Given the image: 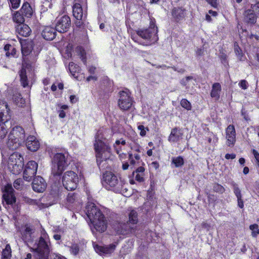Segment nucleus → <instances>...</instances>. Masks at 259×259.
<instances>
[{"label": "nucleus", "instance_id": "4", "mask_svg": "<svg viewBox=\"0 0 259 259\" xmlns=\"http://www.w3.org/2000/svg\"><path fill=\"white\" fill-rule=\"evenodd\" d=\"M49 238L47 233L44 230L41 232V236L35 250V256L38 259H48L50 253L48 242Z\"/></svg>", "mask_w": 259, "mask_h": 259}, {"label": "nucleus", "instance_id": "35", "mask_svg": "<svg viewBox=\"0 0 259 259\" xmlns=\"http://www.w3.org/2000/svg\"><path fill=\"white\" fill-rule=\"evenodd\" d=\"M20 81L23 87H26L28 85L27 77L26 75L25 70L22 69L20 72Z\"/></svg>", "mask_w": 259, "mask_h": 259}, {"label": "nucleus", "instance_id": "39", "mask_svg": "<svg viewBox=\"0 0 259 259\" xmlns=\"http://www.w3.org/2000/svg\"><path fill=\"white\" fill-rule=\"evenodd\" d=\"M76 52L78 54V55L80 56V58L81 59L84 64L86 63V59H85V53L84 50L81 47H78L76 48Z\"/></svg>", "mask_w": 259, "mask_h": 259}, {"label": "nucleus", "instance_id": "16", "mask_svg": "<svg viewBox=\"0 0 259 259\" xmlns=\"http://www.w3.org/2000/svg\"><path fill=\"white\" fill-rule=\"evenodd\" d=\"M136 226L132 225L129 221L126 223L119 224L116 228L117 232L122 235H127L135 232Z\"/></svg>", "mask_w": 259, "mask_h": 259}, {"label": "nucleus", "instance_id": "38", "mask_svg": "<svg viewBox=\"0 0 259 259\" xmlns=\"http://www.w3.org/2000/svg\"><path fill=\"white\" fill-rule=\"evenodd\" d=\"M21 50L23 55L27 56L32 51L31 46L29 45L22 44Z\"/></svg>", "mask_w": 259, "mask_h": 259}, {"label": "nucleus", "instance_id": "42", "mask_svg": "<svg viewBox=\"0 0 259 259\" xmlns=\"http://www.w3.org/2000/svg\"><path fill=\"white\" fill-rule=\"evenodd\" d=\"M11 248L9 244H7L2 251V256H11Z\"/></svg>", "mask_w": 259, "mask_h": 259}, {"label": "nucleus", "instance_id": "27", "mask_svg": "<svg viewBox=\"0 0 259 259\" xmlns=\"http://www.w3.org/2000/svg\"><path fill=\"white\" fill-rule=\"evenodd\" d=\"M24 16L19 11H12V18L13 21L17 23L18 25H20L25 21Z\"/></svg>", "mask_w": 259, "mask_h": 259}, {"label": "nucleus", "instance_id": "31", "mask_svg": "<svg viewBox=\"0 0 259 259\" xmlns=\"http://www.w3.org/2000/svg\"><path fill=\"white\" fill-rule=\"evenodd\" d=\"M128 160L131 165H139L140 163V156L138 154L133 155L132 153H129Z\"/></svg>", "mask_w": 259, "mask_h": 259}, {"label": "nucleus", "instance_id": "52", "mask_svg": "<svg viewBox=\"0 0 259 259\" xmlns=\"http://www.w3.org/2000/svg\"><path fill=\"white\" fill-rule=\"evenodd\" d=\"M239 85L241 89L246 90L248 87V83L246 80L243 79L240 81Z\"/></svg>", "mask_w": 259, "mask_h": 259}, {"label": "nucleus", "instance_id": "53", "mask_svg": "<svg viewBox=\"0 0 259 259\" xmlns=\"http://www.w3.org/2000/svg\"><path fill=\"white\" fill-rule=\"evenodd\" d=\"M251 10L253 11V13H255L259 16V2L254 5H252Z\"/></svg>", "mask_w": 259, "mask_h": 259}, {"label": "nucleus", "instance_id": "12", "mask_svg": "<svg viewBox=\"0 0 259 259\" xmlns=\"http://www.w3.org/2000/svg\"><path fill=\"white\" fill-rule=\"evenodd\" d=\"M71 25V20L69 17L63 16L59 19L56 25V30L60 33H64L68 30Z\"/></svg>", "mask_w": 259, "mask_h": 259}, {"label": "nucleus", "instance_id": "48", "mask_svg": "<svg viewBox=\"0 0 259 259\" xmlns=\"http://www.w3.org/2000/svg\"><path fill=\"white\" fill-rule=\"evenodd\" d=\"M22 180L20 179H17L14 183V187L17 190H20L22 188Z\"/></svg>", "mask_w": 259, "mask_h": 259}, {"label": "nucleus", "instance_id": "58", "mask_svg": "<svg viewBox=\"0 0 259 259\" xmlns=\"http://www.w3.org/2000/svg\"><path fill=\"white\" fill-rule=\"evenodd\" d=\"M115 142L117 144H119L120 145H125L126 144L125 140L122 138L116 140Z\"/></svg>", "mask_w": 259, "mask_h": 259}, {"label": "nucleus", "instance_id": "50", "mask_svg": "<svg viewBox=\"0 0 259 259\" xmlns=\"http://www.w3.org/2000/svg\"><path fill=\"white\" fill-rule=\"evenodd\" d=\"M233 190H234V193L235 194V195L237 198H240L242 197L241 191H240L239 188L238 187L237 185L234 184L233 185Z\"/></svg>", "mask_w": 259, "mask_h": 259}, {"label": "nucleus", "instance_id": "9", "mask_svg": "<svg viewBox=\"0 0 259 259\" xmlns=\"http://www.w3.org/2000/svg\"><path fill=\"white\" fill-rule=\"evenodd\" d=\"M104 184L108 189L116 188L119 189L122 185L116 176L111 172H106L103 175Z\"/></svg>", "mask_w": 259, "mask_h": 259}, {"label": "nucleus", "instance_id": "36", "mask_svg": "<svg viewBox=\"0 0 259 259\" xmlns=\"http://www.w3.org/2000/svg\"><path fill=\"white\" fill-rule=\"evenodd\" d=\"M69 69L72 75L75 77H76L77 76H75V73L79 71V66L74 63L71 62L69 64Z\"/></svg>", "mask_w": 259, "mask_h": 259}, {"label": "nucleus", "instance_id": "63", "mask_svg": "<svg viewBox=\"0 0 259 259\" xmlns=\"http://www.w3.org/2000/svg\"><path fill=\"white\" fill-rule=\"evenodd\" d=\"M66 116L65 112L64 110H62L59 111V117L63 118H64Z\"/></svg>", "mask_w": 259, "mask_h": 259}, {"label": "nucleus", "instance_id": "37", "mask_svg": "<svg viewBox=\"0 0 259 259\" xmlns=\"http://www.w3.org/2000/svg\"><path fill=\"white\" fill-rule=\"evenodd\" d=\"M172 163L175 164L176 167H181L184 163V159L181 156H178L172 158Z\"/></svg>", "mask_w": 259, "mask_h": 259}, {"label": "nucleus", "instance_id": "34", "mask_svg": "<svg viewBox=\"0 0 259 259\" xmlns=\"http://www.w3.org/2000/svg\"><path fill=\"white\" fill-rule=\"evenodd\" d=\"M129 222L134 226H136L135 225L138 222V218H137V211L132 210L131 211V212L129 213Z\"/></svg>", "mask_w": 259, "mask_h": 259}, {"label": "nucleus", "instance_id": "44", "mask_svg": "<svg viewBox=\"0 0 259 259\" xmlns=\"http://www.w3.org/2000/svg\"><path fill=\"white\" fill-rule=\"evenodd\" d=\"M181 105L187 110H190L191 109V103L187 99H183L181 101Z\"/></svg>", "mask_w": 259, "mask_h": 259}, {"label": "nucleus", "instance_id": "62", "mask_svg": "<svg viewBox=\"0 0 259 259\" xmlns=\"http://www.w3.org/2000/svg\"><path fill=\"white\" fill-rule=\"evenodd\" d=\"M88 70L91 74H94L95 72L96 67L94 66H91L89 68Z\"/></svg>", "mask_w": 259, "mask_h": 259}, {"label": "nucleus", "instance_id": "49", "mask_svg": "<svg viewBox=\"0 0 259 259\" xmlns=\"http://www.w3.org/2000/svg\"><path fill=\"white\" fill-rule=\"evenodd\" d=\"M133 175L135 178L136 180L139 182L144 181V174L142 173H135L133 172Z\"/></svg>", "mask_w": 259, "mask_h": 259}, {"label": "nucleus", "instance_id": "23", "mask_svg": "<svg viewBox=\"0 0 259 259\" xmlns=\"http://www.w3.org/2000/svg\"><path fill=\"white\" fill-rule=\"evenodd\" d=\"M20 11L26 18H31L34 12L32 8L27 2L23 3Z\"/></svg>", "mask_w": 259, "mask_h": 259}, {"label": "nucleus", "instance_id": "25", "mask_svg": "<svg viewBox=\"0 0 259 259\" xmlns=\"http://www.w3.org/2000/svg\"><path fill=\"white\" fill-rule=\"evenodd\" d=\"M182 137V133L178 128H173L168 137V140L171 142H176L179 141Z\"/></svg>", "mask_w": 259, "mask_h": 259}, {"label": "nucleus", "instance_id": "6", "mask_svg": "<svg viewBox=\"0 0 259 259\" xmlns=\"http://www.w3.org/2000/svg\"><path fill=\"white\" fill-rule=\"evenodd\" d=\"M23 165V158L19 153L14 152L10 155L8 160V167L12 174H20Z\"/></svg>", "mask_w": 259, "mask_h": 259}, {"label": "nucleus", "instance_id": "15", "mask_svg": "<svg viewBox=\"0 0 259 259\" xmlns=\"http://www.w3.org/2000/svg\"><path fill=\"white\" fill-rule=\"evenodd\" d=\"M94 249L97 253L101 255H110L115 249L116 245L111 244L108 246H102L98 244L94 246Z\"/></svg>", "mask_w": 259, "mask_h": 259}, {"label": "nucleus", "instance_id": "40", "mask_svg": "<svg viewBox=\"0 0 259 259\" xmlns=\"http://www.w3.org/2000/svg\"><path fill=\"white\" fill-rule=\"evenodd\" d=\"M173 16L179 18L183 15V10L180 8H175L172 11Z\"/></svg>", "mask_w": 259, "mask_h": 259}, {"label": "nucleus", "instance_id": "18", "mask_svg": "<svg viewBox=\"0 0 259 259\" xmlns=\"http://www.w3.org/2000/svg\"><path fill=\"white\" fill-rule=\"evenodd\" d=\"M32 187L34 191L41 193L45 190L47 187V184L42 177L38 176L33 180Z\"/></svg>", "mask_w": 259, "mask_h": 259}, {"label": "nucleus", "instance_id": "64", "mask_svg": "<svg viewBox=\"0 0 259 259\" xmlns=\"http://www.w3.org/2000/svg\"><path fill=\"white\" fill-rule=\"evenodd\" d=\"M12 46L11 45H9V44H7L6 45H5V47H4V49L7 52H10L9 51H10L12 49Z\"/></svg>", "mask_w": 259, "mask_h": 259}, {"label": "nucleus", "instance_id": "3", "mask_svg": "<svg viewBox=\"0 0 259 259\" xmlns=\"http://www.w3.org/2000/svg\"><path fill=\"white\" fill-rule=\"evenodd\" d=\"M25 139V132L19 126L13 128L8 135L6 144L8 148L12 150L18 148Z\"/></svg>", "mask_w": 259, "mask_h": 259}, {"label": "nucleus", "instance_id": "17", "mask_svg": "<svg viewBox=\"0 0 259 259\" xmlns=\"http://www.w3.org/2000/svg\"><path fill=\"white\" fill-rule=\"evenodd\" d=\"M226 138L227 145L233 146L236 142V131L234 125H229L226 129Z\"/></svg>", "mask_w": 259, "mask_h": 259}, {"label": "nucleus", "instance_id": "20", "mask_svg": "<svg viewBox=\"0 0 259 259\" xmlns=\"http://www.w3.org/2000/svg\"><path fill=\"white\" fill-rule=\"evenodd\" d=\"M26 145L28 149L31 151H36L39 147L38 141L36 139V137L33 136L27 138Z\"/></svg>", "mask_w": 259, "mask_h": 259}, {"label": "nucleus", "instance_id": "56", "mask_svg": "<svg viewBox=\"0 0 259 259\" xmlns=\"http://www.w3.org/2000/svg\"><path fill=\"white\" fill-rule=\"evenodd\" d=\"M192 78L193 77L192 76H187L181 80V83L184 85H186L187 84L188 81Z\"/></svg>", "mask_w": 259, "mask_h": 259}, {"label": "nucleus", "instance_id": "19", "mask_svg": "<svg viewBox=\"0 0 259 259\" xmlns=\"http://www.w3.org/2000/svg\"><path fill=\"white\" fill-rule=\"evenodd\" d=\"M73 16L77 20H82L87 16V12L83 10L80 4L76 3L72 7Z\"/></svg>", "mask_w": 259, "mask_h": 259}, {"label": "nucleus", "instance_id": "41", "mask_svg": "<svg viewBox=\"0 0 259 259\" xmlns=\"http://www.w3.org/2000/svg\"><path fill=\"white\" fill-rule=\"evenodd\" d=\"M250 229L252 231V236L255 237L259 234L258 226L257 224H253L250 226Z\"/></svg>", "mask_w": 259, "mask_h": 259}, {"label": "nucleus", "instance_id": "1", "mask_svg": "<svg viewBox=\"0 0 259 259\" xmlns=\"http://www.w3.org/2000/svg\"><path fill=\"white\" fill-rule=\"evenodd\" d=\"M112 135L109 129H100L96 136L94 149L96 152L97 163L100 168L102 163L108 159L111 155V148L108 141H105Z\"/></svg>", "mask_w": 259, "mask_h": 259}, {"label": "nucleus", "instance_id": "5", "mask_svg": "<svg viewBox=\"0 0 259 259\" xmlns=\"http://www.w3.org/2000/svg\"><path fill=\"white\" fill-rule=\"evenodd\" d=\"M66 155L58 153L54 156L52 173L54 176H60L68 166Z\"/></svg>", "mask_w": 259, "mask_h": 259}, {"label": "nucleus", "instance_id": "61", "mask_svg": "<svg viewBox=\"0 0 259 259\" xmlns=\"http://www.w3.org/2000/svg\"><path fill=\"white\" fill-rule=\"evenodd\" d=\"M237 201H238V206L240 208H242L244 206V203H243V201L242 198H237Z\"/></svg>", "mask_w": 259, "mask_h": 259}, {"label": "nucleus", "instance_id": "55", "mask_svg": "<svg viewBox=\"0 0 259 259\" xmlns=\"http://www.w3.org/2000/svg\"><path fill=\"white\" fill-rule=\"evenodd\" d=\"M252 153L254 155L257 165H259V153L254 149L252 150Z\"/></svg>", "mask_w": 259, "mask_h": 259}, {"label": "nucleus", "instance_id": "8", "mask_svg": "<svg viewBox=\"0 0 259 259\" xmlns=\"http://www.w3.org/2000/svg\"><path fill=\"white\" fill-rule=\"evenodd\" d=\"M133 103L134 101L128 92H120L118 104L121 110L125 111L129 110L132 107Z\"/></svg>", "mask_w": 259, "mask_h": 259}, {"label": "nucleus", "instance_id": "7", "mask_svg": "<svg viewBox=\"0 0 259 259\" xmlns=\"http://www.w3.org/2000/svg\"><path fill=\"white\" fill-rule=\"evenodd\" d=\"M78 175L73 171H67L62 177V183L67 190H74L76 187L78 182Z\"/></svg>", "mask_w": 259, "mask_h": 259}, {"label": "nucleus", "instance_id": "11", "mask_svg": "<svg viewBox=\"0 0 259 259\" xmlns=\"http://www.w3.org/2000/svg\"><path fill=\"white\" fill-rule=\"evenodd\" d=\"M86 213L90 221L104 215L94 203L89 202L86 207Z\"/></svg>", "mask_w": 259, "mask_h": 259}, {"label": "nucleus", "instance_id": "33", "mask_svg": "<svg viewBox=\"0 0 259 259\" xmlns=\"http://www.w3.org/2000/svg\"><path fill=\"white\" fill-rule=\"evenodd\" d=\"M78 195L74 192H70L68 194L66 200L69 204L77 202L79 200Z\"/></svg>", "mask_w": 259, "mask_h": 259}, {"label": "nucleus", "instance_id": "29", "mask_svg": "<svg viewBox=\"0 0 259 259\" xmlns=\"http://www.w3.org/2000/svg\"><path fill=\"white\" fill-rule=\"evenodd\" d=\"M244 15L245 19L248 23L253 24L256 22V17L251 10L249 9L246 10L244 13Z\"/></svg>", "mask_w": 259, "mask_h": 259}, {"label": "nucleus", "instance_id": "2", "mask_svg": "<svg viewBox=\"0 0 259 259\" xmlns=\"http://www.w3.org/2000/svg\"><path fill=\"white\" fill-rule=\"evenodd\" d=\"M157 32L158 29L157 27L155 25V22L151 21L148 28L140 29L137 31V33L141 39L138 38L136 39L134 37H133V39L142 45L146 46H150L158 41Z\"/></svg>", "mask_w": 259, "mask_h": 259}, {"label": "nucleus", "instance_id": "47", "mask_svg": "<svg viewBox=\"0 0 259 259\" xmlns=\"http://www.w3.org/2000/svg\"><path fill=\"white\" fill-rule=\"evenodd\" d=\"M213 189L214 191L220 193H223L225 191L224 188L221 185L215 184L213 187Z\"/></svg>", "mask_w": 259, "mask_h": 259}, {"label": "nucleus", "instance_id": "13", "mask_svg": "<svg viewBox=\"0 0 259 259\" xmlns=\"http://www.w3.org/2000/svg\"><path fill=\"white\" fill-rule=\"evenodd\" d=\"M3 199L7 204H12L16 201L14 190L11 184H7L4 187L3 195Z\"/></svg>", "mask_w": 259, "mask_h": 259}, {"label": "nucleus", "instance_id": "59", "mask_svg": "<svg viewBox=\"0 0 259 259\" xmlns=\"http://www.w3.org/2000/svg\"><path fill=\"white\" fill-rule=\"evenodd\" d=\"M145 171V168L142 166H139L135 171H134L135 173H142L144 174V172Z\"/></svg>", "mask_w": 259, "mask_h": 259}, {"label": "nucleus", "instance_id": "28", "mask_svg": "<svg viewBox=\"0 0 259 259\" xmlns=\"http://www.w3.org/2000/svg\"><path fill=\"white\" fill-rule=\"evenodd\" d=\"M7 119H5L4 121H0V143L4 144V138L6 137L7 134V127L6 126L5 122Z\"/></svg>", "mask_w": 259, "mask_h": 259}, {"label": "nucleus", "instance_id": "46", "mask_svg": "<svg viewBox=\"0 0 259 259\" xmlns=\"http://www.w3.org/2000/svg\"><path fill=\"white\" fill-rule=\"evenodd\" d=\"M138 129L140 131V135L142 137H144L147 131H149L148 127H145L143 125H140L138 126Z\"/></svg>", "mask_w": 259, "mask_h": 259}, {"label": "nucleus", "instance_id": "30", "mask_svg": "<svg viewBox=\"0 0 259 259\" xmlns=\"http://www.w3.org/2000/svg\"><path fill=\"white\" fill-rule=\"evenodd\" d=\"M14 102L19 107H22L25 103V99H23L20 94L16 93L14 94L13 97Z\"/></svg>", "mask_w": 259, "mask_h": 259}, {"label": "nucleus", "instance_id": "45", "mask_svg": "<svg viewBox=\"0 0 259 259\" xmlns=\"http://www.w3.org/2000/svg\"><path fill=\"white\" fill-rule=\"evenodd\" d=\"M10 7L14 9H17L20 5L21 0H9Z\"/></svg>", "mask_w": 259, "mask_h": 259}, {"label": "nucleus", "instance_id": "51", "mask_svg": "<svg viewBox=\"0 0 259 259\" xmlns=\"http://www.w3.org/2000/svg\"><path fill=\"white\" fill-rule=\"evenodd\" d=\"M113 148L117 153V154L119 155V156L121 155V152H122L121 146L119 144H117L116 142L113 145Z\"/></svg>", "mask_w": 259, "mask_h": 259}, {"label": "nucleus", "instance_id": "54", "mask_svg": "<svg viewBox=\"0 0 259 259\" xmlns=\"http://www.w3.org/2000/svg\"><path fill=\"white\" fill-rule=\"evenodd\" d=\"M10 52H6V55L8 57L12 56L14 57L16 54V50L15 48H14L13 46L12 47V49L10 50Z\"/></svg>", "mask_w": 259, "mask_h": 259}, {"label": "nucleus", "instance_id": "26", "mask_svg": "<svg viewBox=\"0 0 259 259\" xmlns=\"http://www.w3.org/2000/svg\"><path fill=\"white\" fill-rule=\"evenodd\" d=\"M221 85L219 83L216 82L212 84L210 92V96L215 100H219L221 91Z\"/></svg>", "mask_w": 259, "mask_h": 259}, {"label": "nucleus", "instance_id": "60", "mask_svg": "<svg viewBox=\"0 0 259 259\" xmlns=\"http://www.w3.org/2000/svg\"><path fill=\"white\" fill-rule=\"evenodd\" d=\"M236 157V155L235 154H226L225 155V158L227 159H233Z\"/></svg>", "mask_w": 259, "mask_h": 259}, {"label": "nucleus", "instance_id": "21", "mask_svg": "<svg viewBox=\"0 0 259 259\" xmlns=\"http://www.w3.org/2000/svg\"><path fill=\"white\" fill-rule=\"evenodd\" d=\"M34 228L30 224H26L21 227V232L25 240H29L31 235L34 232Z\"/></svg>", "mask_w": 259, "mask_h": 259}, {"label": "nucleus", "instance_id": "22", "mask_svg": "<svg viewBox=\"0 0 259 259\" xmlns=\"http://www.w3.org/2000/svg\"><path fill=\"white\" fill-rule=\"evenodd\" d=\"M56 29L50 26H47L42 32L43 37L46 40H53L56 35Z\"/></svg>", "mask_w": 259, "mask_h": 259}, {"label": "nucleus", "instance_id": "24", "mask_svg": "<svg viewBox=\"0 0 259 259\" xmlns=\"http://www.w3.org/2000/svg\"><path fill=\"white\" fill-rule=\"evenodd\" d=\"M16 30L20 35L25 37L29 36L31 32L30 27L24 23L17 25Z\"/></svg>", "mask_w": 259, "mask_h": 259}, {"label": "nucleus", "instance_id": "14", "mask_svg": "<svg viewBox=\"0 0 259 259\" xmlns=\"http://www.w3.org/2000/svg\"><path fill=\"white\" fill-rule=\"evenodd\" d=\"M91 222L94 226V229H92L93 233L94 232V230L97 232L102 233L105 231L107 229V221L104 215Z\"/></svg>", "mask_w": 259, "mask_h": 259}, {"label": "nucleus", "instance_id": "10", "mask_svg": "<svg viewBox=\"0 0 259 259\" xmlns=\"http://www.w3.org/2000/svg\"><path fill=\"white\" fill-rule=\"evenodd\" d=\"M37 163L34 161H29L23 172V178L26 181H30L36 173Z\"/></svg>", "mask_w": 259, "mask_h": 259}, {"label": "nucleus", "instance_id": "32", "mask_svg": "<svg viewBox=\"0 0 259 259\" xmlns=\"http://www.w3.org/2000/svg\"><path fill=\"white\" fill-rule=\"evenodd\" d=\"M8 104L4 101H0V121H4L5 119L4 118V112L6 110L8 112L9 109H8Z\"/></svg>", "mask_w": 259, "mask_h": 259}, {"label": "nucleus", "instance_id": "43", "mask_svg": "<svg viewBox=\"0 0 259 259\" xmlns=\"http://www.w3.org/2000/svg\"><path fill=\"white\" fill-rule=\"evenodd\" d=\"M70 251L71 254L76 255H77L79 251V247L78 244H73L71 246L69 247Z\"/></svg>", "mask_w": 259, "mask_h": 259}, {"label": "nucleus", "instance_id": "57", "mask_svg": "<svg viewBox=\"0 0 259 259\" xmlns=\"http://www.w3.org/2000/svg\"><path fill=\"white\" fill-rule=\"evenodd\" d=\"M206 1L212 7L214 8H216L217 7V0H206Z\"/></svg>", "mask_w": 259, "mask_h": 259}]
</instances>
